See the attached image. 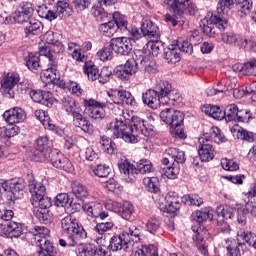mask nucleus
Returning a JSON list of instances; mask_svg holds the SVG:
<instances>
[{
    "mask_svg": "<svg viewBox=\"0 0 256 256\" xmlns=\"http://www.w3.org/2000/svg\"><path fill=\"white\" fill-rule=\"evenodd\" d=\"M107 129L117 139H123L126 143H137L140 135L152 137L154 127L141 117L134 116L130 123L128 120L110 122Z\"/></svg>",
    "mask_w": 256,
    "mask_h": 256,
    "instance_id": "nucleus-1",
    "label": "nucleus"
},
{
    "mask_svg": "<svg viewBox=\"0 0 256 256\" xmlns=\"http://www.w3.org/2000/svg\"><path fill=\"white\" fill-rule=\"evenodd\" d=\"M172 14L165 15V21L171 23L172 27L177 26V19H183L184 15H197V4L193 0H162Z\"/></svg>",
    "mask_w": 256,
    "mask_h": 256,
    "instance_id": "nucleus-2",
    "label": "nucleus"
},
{
    "mask_svg": "<svg viewBox=\"0 0 256 256\" xmlns=\"http://www.w3.org/2000/svg\"><path fill=\"white\" fill-rule=\"evenodd\" d=\"M140 241L141 230L135 225H130L128 230L110 239L108 249L113 252L123 250L125 253H131L133 251V245Z\"/></svg>",
    "mask_w": 256,
    "mask_h": 256,
    "instance_id": "nucleus-3",
    "label": "nucleus"
},
{
    "mask_svg": "<svg viewBox=\"0 0 256 256\" xmlns=\"http://www.w3.org/2000/svg\"><path fill=\"white\" fill-rule=\"evenodd\" d=\"M149 65V56L143 49L134 50L132 59L126 61L125 65L116 68V76L121 81H127L131 75H135L139 71V67L147 69Z\"/></svg>",
    "mask_w": 256,
    "mask_h": 256,
    "instance_id": "nucleus-4",
    "label": "nucleus"
},
{
    "mask_svg": "<svg viewBox=\"0 0 256 256\" xmlns=\"http://www.w3.org/2000/svg\"><path fill=\"white\" fill-rule=\"evenodd\" d=\"M209 141L218 144L225 143L226 138L218 127H212L210 133H206L199 138L198 155L203 162L212 161L215 158V148L209 144Z\"/></svg>",
    "mask_w": 256,
    "mask_h": 256,
    "instance_id": "nucleus-5",
    "label": "nucleus"
},
{
    "mask_svg": "<svg viewBox=\"0 0 256 256\" xmlns=\"http://www.w3.org/2000/svg\"><path fill=\"white\" fill-rule=\"evenodd\" d=\"M118 168L126 183H133L137 180L139 173H142V175L151 173L153 164L149 160H140L135 167L129 160H120Z\"/></svg>",
    "mask_w": 256,
    "mask_h": 256,
    "instance_id": "nucleus-6",
    "label": "nucleus"
},
{
    "mask_svg": "<svg viewBox=\"0 0 256 256\" xmlns=\"http://www.w3.org/2000/svg\"><path fill=\"white\" fill-rule=\"evenodd\" d=\"M160 119L166 125H170V133L178 139H186L187 134L183 130V120L185 116L181 111H177L173 108H167L160 112Z\"/></svg>",
    "mask_w": 256,
    "mask_h": 256,
    "instance_id": "nucleus-7",
    "label": "nucleus"
},
{
    "mask_svg": "<svg viewBox=\"0 0 256 256\" xmlns=\"http://www.w3.org/2000/svg\"><path fill=\"white\" fill-rule=\"evenodd\" d=\"M233 5H235V0H219L216 11L211 13L210 22L215 23L219 31L227 29L229 11L233 9Z\"/></svg>",
    "mask_w": 256,
    "mask_h": 256,
    "instance_id": "nucleus-8",
    "label": "nucleus"
},
{
    "mask_svg": "<svg viewBox=\"0 0 256 256\" xmlns=\"http://www.w3.org/2000/svg\"><path fill=\"white\" fill-rule=\"evenodd\" d=\"M25 191V180L22 178H15L8 182L0 184V199L5 193L8 201H15V199H23Z\"/></svg>",
    "mask_w": 256,
    "mask_h": 256,
    "instance_id": "nucleus-9",
    "label": "nucleus"
},
{
    "mask_svg": "<svg viewBox=\"0 0 256 256\" xmlns=\"http://www.w3.org/2000/svg\"><path fill=\"white\" fill-rule=\"evenodd\" d=\"M84 105L86 107L88 117H90V119H95V121H101V119L105 118V107L107 109L115 108L111 101L99 103L93 99L85 100Z\"/></svg>",
    "mask_w": 256,
    "mask_h": 256,
    "instance_id": "nucleus-10",
    "label": "nucleus"
},
{
    "mask_svg": "<svg viewBox=\"0 0 256 256\" xmlns=\"http://www.w3.org/2000/svg\"><path fill=\"white\" fill-rule=\"evenodd\" d=\"M221 41L226 45H234L235 47H241L247 51L256 52V43L251 40H247L240 34L235 32H224L221 33Z\"/></svg>",
    "mask_w": 256,
    "mask_h": 256,
    "instance_id": "nucleus-11",
    "label": "nucleus"
},
{
    "mask_svg": "<svg viewBox=\"0 0 256 256\" xmlns=\"http://www.w3.org/2000/svg\"><path fill=\"white\" fill-rule=\"evenodd\" d=\"M160 98L162 105H169L170 101H177L179 94L173 90V86L168 81L160 80L154 89Z\"/></svg>",
    "mask_w": 256,
    "mask_h": 256,
    "instance_id": "nucleus-12",
    "label": "nucleus"
},
{
    "mask_svg": "<svg viewBox=\"0 0 256 256\" xmlns=\"http://www.w3.org/2000/svg\"><path fill=\"white\" fill-rule=\"evenodd\" d=\"M53 151L49 148V138L40 136L34 143V161H47L51 157Z\"/></svg>",
    "mask_w": 256,
    "mask_h": 256,
    "instance_id": "nucleus-13",
    "label": "nucleus"
},
{
    "mask_svg": "<svg viewBox=\"0 0 256 256\" xmlns=\"http://www.w3.org/2000/svg\"><path fill=\"white\" fill-rule=\"evenodd\" d=\"M34 13L35 8L33 7V3L29 1H22L18 4L13 19L16 23H27L31 20Z\"/></svg>",
    "mask_w": 256,
    "mask_h": 256,
    "instance_id": "nucleus-14",
    "label": "nucleus"
},
{
    "mask_svg": "<svg viewBox=\"0 0 256 256\" xmlns=\"http://www.w3.org/2000/svg\"><path fill=\"white\" fill-rule=\"evenodd\" d=\"M61 227L66 233H79L80 237H87V232L83 226H80L77 219L73 218L71 215H68L61 220Z\"/></svg>",
    "mask_w": 256,
    "mask_h": 256,
    "instance_id": "nucleus-15",
    "label": "nucleus"
},
{
    "mask_svg": "<svg viewBox=\"0 0 256 256\" xmlns=\"http://www.w3.org/2000/svg\"><path fill=\"white\" fill-rule=\"evenodd\" d=\"M110 43L114 53H117L118 55L127 56L133 50L131 40L127 37L113 38L110 40Z\"/></svg>",
    "mask_w": 256,
    "mask_h": 256,
    "instance_id": "nucleus-16",
    "label": "nucleus"
},
{
    "mask_svg": "<svg viewBox=\"0 0 256 256\" xmlns=\"http://www.w3.org/2000/svg\"><path fill=\"white\" fill-rule=\"evenodd\" d=\"M19 83V74L15 72H9L6 77L1 81V87L3 93L8 96L10 99L15 97V92H13V87Z\"/></svg>",
    "mask_w": 256,
    "mask_h": 256,
    "instance_id": "nucleus-17",
    "label": "nucleus"
},
{
    "mask_svg": "<svg viewBox=\"0 0 256 256\" xmlns=\"http://www.w3.org/2000/svg\"><path fill=\"white\" fill-rule=\"evenodd\" d=\"M29 95L34 101V103H40L41 105H44L45 107H53V104L55 103V99L53 98V94L51 92L42 91V90H31L29 92Z\"/></svg>",
    "mask_w": 256,
    "mask_h": 256,
    "instance_id": "nucleus-18",
    "label": "nucleus"
},
{
    "mask_svg": "<svg viewBox=\"0 0 256 256\" xmlns=\"http://www.w3.org/2000/svg\"><path fill=\"white\" fill-rule=\"evenodd\" d=\"M27 179L29 191L32 195L30 201L39 200V198L45 195V185L41 182H37L33 174H28Z\"/></svg>",
    "mask_w": 256,
    "mask_h": 256,
    "instance_id": "nucleus-19",
    "label": "nucleus"
},
{
    "mask_svg": "<svg viewBox=\"0 0 256 256\" xmlns=\"http://www.w3.org/2000/svg\"><path fill=\"white\" fill-rule=\"evenodd\" d=\"M3 117L6 123H9V125H15V123H22L24 119H27V114H25V110H23V108L15 107L6 110Z\"/></svg>",
    "mask_w": 256,
    "mask_h": 256,
    "instance_id": "nucleus-20",
    "label": "nucleus"
},
{
    "mask_svg": "<svg viewBox=\"0 0 256 256\" xmlns=\"http://www.w3.org/2000/svg\"><path fill=\"white\" fill-rule=\"evenodd\" d=\"M184 161H186L185 152L177 148H168L165 151V157L162 163L163 165H169V163L179 165V163H183Z\"/></svg>",
    "mask_w": 256,
    "mask_h": 256,
    "instance_id": "nucleus-21",
    "label": "nucleus"
},
{
    "mask_svg": "<svg viewBox=\"0 0 256 256\" xmlns=\"http://www.w3.org/2000/svg\"><path fill=\"white\" fill-rule=\"evenodd\" d=\"M36 11L39 17H41L42 19H46V21H55V19H57L58 17H71V15L61 14L57 6H55L54 10H52L51 8L47 7V5L42 4L38 6Z\"/></svg>",
    "mask_w": 256,
    "mask_h": 256,
    "instance_id": "nucleus-22",
    "label": "nucleus"
},
{
    "mask_svg": "<svg viewBox=\"0 0 256 256\" xmlns=\"http://www.w3.org/2000/svg\"><path fill=\"white\" fill-rule=\"evenodd\" d=\"M46 161H50L53 167L57 169H63V171H71V163L69 159L65 158L63 154L57 152L56 150L52 151L50 158Z\"/></svg>",
    "mask_w": 256,
    "mask_h": 256,
    "instance_id": "nucleus-23",
    "label": "nucleus"
},
{
    "mask_svg": "<svg viewBox=\"0 0 256 256\" xmlns=\"http://www.w3.org/2000/svg\"><path fill=\"white\" fill-rule=\"evenodd\" d=\"M112 101L116 105H133L135 103V97L130 94L127 90H114L112 93Z\"/></svg>",
    "mask_w": 256,
    "mask_h": 256,
    "instance_id": "nucleus-24",
    "label": "nucleus"
},
{
    "mask_svg": "<svg viewBox=\"0 0 256 256\" xmlns=\"http://www.w3.org/2000/svg\"><path fill=\"white\" fill-rule=\"evenodd\" d=\"M142 101L144 105H148L150 109H157L161 103V98L157 94L156 90L150 89L142 94Z\"/></svg>",
    "mask_w": 256,
    "mask_h": 256,
    "instance_id": "nucleus-25",
    "label": "nucleus"
},
{
    "mask_svg": "<svg viewBox=\"0 0 256 256\" xmlns=\"http://www.w3.org/2000/svg\"><path fill=\"white\" fill-rule=\"evenodd\" d=\"M81 113L82 111H78L72 116L73 125L74 127H78L79 129L84 131V133H89V135H91V133H93V124L89 123V120H87L85 116H83V114Z\"/></svg>",
    "mask_w": 256,
    "mask_h": 256,
    "instance_id": "nucleus-26",
    "label": "nucleus"
},
{
    "mask_svg": "<svg viewBox=\"0 0 256 256\" xmlns=\"http://www.w3.org/2000/svg\"><path fill=\"white\" fill-rule=\"evenodd\" d=\"M41 79L44 83H55L57 79V60L51 59V62H48V68L41 72Z\"/></svg>",
    "mask_w": 256,
    "mask_h": 256,
    "instance_id": "nucleus-27",
    "label": "nucleus"
},
{
    "mask_svg": "<svg viewBox=\"0 0 256 256\" xmlns=\"http://www.w3.org/2000/svg\"><path fill=\"white\" fill-rule=\"evenodd\" d=\"M38 256H55V246L47 238L37 239Z\"/></svg>",
    "mask_w": 256,
    "mask_h": 256,
    "instance_id": "nucleus-28",
    "label": "nucleus"
},
{
    "mask_svg": "<svg viewBox=\"0 0 256 256\" xmlns=\"http://www.w3.org/2000/svg\"><path fill=\"white\" fill-rule=\"evenodd\" d=\"M253 215L256 217V206L253 203H247L245 206L237 208V221L240 225L247 223V215Z\"/></svg>",
    "mask_w": 256,
    "mask_h": 256,
    "instance_id": "nucleus-29",
    "label": "nucleus"
},
{
    "mask_svg": "<svg viewBox=\"0 0 256 256\" xmlns=\"http://www.w3.org/2000/svg\"><path fill=\"white\" fill-rule=\"evenodd\" d=\"M141 29L143 37H147L148 39H159V37H161V34L159 33V27H157V25H155L150 20L144 21Z\"/></svg>",
    "mask_w": 256,
    "mask_h": 256,
    "instance_id": "nucleus-30",
    "label": "nucleus"
},
{
    "mask_svg": "<svg viewBox=\"0 0 256 256\" xmlns=\"http://www.w3.org/2000/svg\"><path fill=\"white\" fill-rule=\"evenodd\" d=\"M113 229V222H102L98 223L94 227V231L98 233L99 236L96 237V243L97 245H103L105 243V240L107 239V231H111Z\"/></svg>",
    "mask_w": 256,
    "mask_h": 256,
    "instance_id": "nucleus-31",
    "label": "nucleus"
},
{
    "mask_svg": "<svg viewBox=\"0 0 256 256\" xmlns=\"http://www.w3.org/2000/svg\"><path fill=\"white\" fill-rule=\"evenodd\" d=\"M61 103L66 113H69L72 116L79 113V111H83L81 110V105H79V103H77L71 96H64L61 99Z\"/></svg>",
    "mask_w": 256,
    "mask_h": 256,
    "instance_id": "nucleus-32",
    "label": "nucleus"
},
{
    "mask_svg": "<svg viewBox=\"0 0 256 256\" xmlns=\"http://www.w3.org/2000/svg\"><path fill=\"white\" fill-rule=\"evenodd\" d=\"M44 39L48 45H52V47H57L56 53H61V51H63V43H61V34L55 33L53 31H48L45 33Z\"/></svg>",
    "mask_w": 256,
    "mask_h": 256,
    "instance_id": "nucleus-33",
    "label": "nucleus"
},
{
    "mask_svg": "<svg viewBox=\"0 0 256 256\" xmlns=\"http://www.w3.org/2000/svg\"><path fill=\"white\" fill-rule=\"evenodd\" d=\"M27 26L24 28L26 37H33L39 35L43 31V24L39 20H28Z\"/></svg>",
    "mask_w": 256,
    "mask_h": 256,
    "instance_id": "nucleus-34",
    "label": "nucleus"
},
{
    "mask_svg": "<svg viewBox=\"0 0 256 256\" xmlns=\"http://www.w3.org/2000/svg\"><path fill=\"white\" fill-rule=\"evenodd\" d=\"M164 59L167 63H178L181 60V52L176 44H171L164 50Z\"/></svg>",
    "mask_w": 256,
    "mask_h": 256,
    "instance_id": "nucleus-35",
    "label": "nucleus"
},
{
    "mask_svg": "<svg viewBox=\"0 0 256 256\" xmlns=\"http://www.w3.org/2000/svg\"><path fill=\"white\" fill-rule=\"evenodd\" d=\"M231 132L234 137H237V139H241L242 141H247L248 143L256 141V134L251 131H247L244 128H231Z\"/></svg>",
    "mask_w": 256,
    "mask_h": 256,
    "instance_id": "nucleus-36",
    "label": "nucleus"
},
{
    "mask_svg": "<svg viewBox=\"0 0 256 256\" xmlns=\"http://www.w3.org/2000/svg\"><path fill=\"white\" fill-rule=\"evenodd\" d=\"M33 213L34 217L44 225H48V223L53 221V212L49 209L34 208Z\"/></svg>",
    "mask_w": 256,
    "mask_h": 256,
    "instance_id": "nucleus-37",
    "label": "nucleus"
},
{
    "mask_svg": "<svg viewBox=\"0 0 256 256\" xmlns=\"http://www.w3.org/2000/svg\"><path fill=\"white\" fill-rule=\"evenodd\" d=\"M239 113V107L236 104H230L226 106L224 111L221 110L222 119H225L227 122L237 121Z\"/></svg>",
    "mask_w": 256,
    "mask_h": 256,
    "instance_id": "nucleus-38",
    "label": "nucleus"
},
{
    "mask_svg": "<svg viewBox=\"0 0 256 256\" xmlns=\"http://www.w3.org/2000/svg\"><path fill=\"white\" fill-rule=\"evenodd\" d=\"M234 5L240 17H247L253 9V2L251 0H234Z\"/></svg>",
    "mask_w": 256,
    "mask_h": 256,
    "instance_id": "nucleus-39",
    "label": "nucleus"
},
{
    "mask_svg": "<svg viewBox=\"0 0 256 256\" xmlns=\"http://www.w3.org/2000/svg\"><path fill=\"white\" fill-rule=\"evenodd\" d=\"M54 203L56 207H67V205H70V207H72L73 209L75 207L76 211H79V209H81V204H73V202L70 201L69 195L67 193L58 194L55 198Z\"/></svg>",
    "mask_w": 256,
    "mask_h": 256,
    "instance_id": "nucleus-40",
    "label": "nucleus"
},
{
    "mask_svg": "<svg viewBox=\"0 0 256 256\" xmlns=\"http://www.w3.org/2000/svg\"><path fill=\"white\" fill-rule=\"evenodd\" d=\"M23 233V225L21 223H17L15 221H11L6 225L5 235L6 237H21Z\"/></svg>",
    "mask_w": 256,
    "mask_h": 256,
    "instance_id": "nucleus-41",
    "label": "nucleus"
},
{
    "mask_svg": "<svg viewBox=\"0 0 256 256\" xmlns=\"http://www.w3.org/2000/svg\"><path fill=\"white\" fill-rule=\"evenodd\" d=\"M236 213L237 210L231 207L218 206L216 208V214L218 215L217 223H220V221H225V219H233Z\"/></svg>",
    "mask_w": 256,
    "mask_h": 256,
    "instance_id": "nucleus-42",
    "label": "nucleus"
},
{
    "mask_svg": "<svg viewBox=\"0 0 256 256\" xmlns=\"http://www.w3.org/2000/svg\"><path fill=\"white\" fill-rule=\"evenodd\" d=\"M133 213H135V207L129 201H125L122 204L120 203L118 215L125 219L126 221H131V217H133Z\"/></svg>",
    "mask_w": 256,
    "mask_h": 256,
    "instance_id": "nucleus-43",
    "label": "nucleus"
},
{
    "mask_svg": "<svg viewBox=\"0 0 256 256\" xmlns=\"http://www.w3.org/2000/svg\"><path fill=\"white\" fill-rule=\"evenodd\" d=\"M81 239H87V236H80L79 233H70L66 239H60L61 247H75L81 243Z\"/></svg>",
    "mask_w": 256,
    "mask_h": 256,
    "instance_id": "nucleus-44",
    "label": "nucleus"
},
{
    "mask_svg": "<svg viewBox=\"0 0 256 256\" xmlns=\"http://www.w3.org/2000/svg\"><path fill=\"white\" fill-rule=\"evenodd\" d=\"M80 209L87 213L88 217H99V212L103 211V205L97 202L83 204Z\"/></svg>",
    "mask_w": 256,
    "mask_h": 256,
    "instance_id": "nucleus-45",
    "label": "nucleus"
},
{
    "mask_svg": "<svg viewBox=\"0 0 256 256\" xmlns=\"http://www.w3.org/2000/svg\"><path fill=\"white\" fill-rule=\"evenodd\" d=\"M237 236H238L237 237L238 243H243L241 241H245V243H247V245L256 249V235L255 234H253L249 231L240 230V231H238Z\"/></svg>",
    "mask_w": 256,
    "mask_h": 256,
    "instance_id": "nucleus-46",
    "label": "nucleus"
},
{
    "mask_svg": "<svg viewBox=\"0 0 256 256\" xmlns=\"http://www.w3.org/2000/svg\"><path fill=\"white\" fill-rule=\"evenodd\" d=\"M26 66L30 71H38L41 69V59L39 58L38 53H28V56L25 58Z\"/></svg>",
    "mask_w": 256,
    "mask_h": 256,
    "instance_id": "nucleus-47",
    "label": "nucleus"
},
{
    "mask_svg": "<svg viewBox=\"0 0 256 256\" xmlns=\"http://www.w3.org/2000/svg\"><path fill=\"white\" fill-rule=\"evenodd\" d=\"M202 113L209 115L212 119L221 121L223 119V114L221 113V108L218 106H212L210 104L204 105L202 108Z\"/></svg>",
    "mask_w": 256,
    "mask_h": 256,
    "instance_id": "nucleus-48",
    "label": "nucleus"
},
{
    "mask_svg": "<svg viewBox=\"0 0 256 256\" xmlns=\"http://www.w3.org/2000/svg\"><path fill=\"white\" fill-rule=\"evenodd\" d=\"M234 71H242L245 75L256 76V60L245 63L244 65H234L232 67Z\"/></svg>",
    "mask_w": 256,
    "mask_h": 256,
    "instance_id": "nucleus-49",
    "label": "nucleus"
},
{
    "mask_svg": "<svg viewBox=\"0 0 256 256\" xmlns=\"http://www.w3.org/2000/svg\"><path fill=\"white\" fill-rule=\"evenodd\" d=\"M100 145L102 151L105 153H108V155H113L115 153V149L117 148V145L115 142L111 140V138L107 136H101L100 137Z\"/></svg>",
    "mask_w": 256,
    "mask_h": 256,
    "instance_id": "nucleus-50",
    "label": "nucleus"
},
{
    "mask_svg": "<svg viewBox=\"0 0 256 256\" xmlns=\"http://www.w3.org/2000/svg\"><path fill=\"white\" fill-rule=\"evenodd\" d=\"M193 43H195V34H191L189 36V40H185L180 44H176V46L180 53L191 55V53H193Z\"/></svg>",
    "mask_w": 256,
    "mask_h": 256,
    "instance_id": "nucleus-51",
    "label": "nucleus"
},
{
    "mask_svg": "<svg viewBox=\"0 0 256 256\" xmlns=\"http://www.w3.org/2000/svg\"><path fill=\"white\" fill-rule=\"evenodd\" d=\"M72 193L77 197V199H87V197H89L87 187L80 182H74L72 184Z\"/></svg>",
    "mask_w": 256,
    "mask_h": 256,
    "instance_id": "nucleus-52",
    "label": "nucleus"
},
{
    "mask_svg": "<svg viewBox=\"0 0 256 256\" xmlns=\"http://www.w3.org/2000/svg\"><path fill=\"white\" fill-rule=\"evenodd\" d=\"M192 230L194 231V233H196V235L194 236V241L198 251H200L203 256H209V250L207 249L205 239H203V236H201V234H199V232L195 230V228H192Z\"/></svg>",
    "mask_w": 256,
    "mask_h": 256,
    "instance_id": "nucleus-53",
    "label": "nucleus"
},
{
    "mask_svg": "<svg viewBox=\"0 0 256 256\" xmlns=\"http://www.w3.org/2000/svg\"><path fill=\"white\" fill-rule=\"evenodd\" d=\"M96 55L100 61H111V59H113V46L111 42L100 49Z\"/></svg>",
    "mask_w": 256,
    "mask_h": 256,
    "instance_id": "nucleus-54",
    "label": "nucleus"
},
{
    "mask_svg": "<svg viewBox=\"0 0 256 256\" xmlns=\"http://www.w3.org/2000/svg\"><path fill=\"white\" fill-rule=\"evenodd\" d=\"M83 72L87 75L89 81H97L99 78V68L93 64L85 63Z\"/></svg>",
    "mask_w": 256,
    "mask_h": 256,
    "instance_id": "nucleus-55",
    "label": "nucleus"
},
{
    "mask_svg": "<svg viewBox=\"0 0 256 256\" xmlns=\"http://www.w3.org/2000/svg\"><path fill=\"white\" fill-rule=\"evenodd\" d=\"M68 51H72V57L76 61L83 63L85 61V55L81 53V46L75 42L68 43Z\"/></svg>",
    "mask_w": 256,
    "mask_h": 256,
    "instance_id": "nucleus-56",
    "label": "nucleus"
},
{
    "mask_svg": "<svg viewBox=\"0 0 256 256\" xmlns=\"http://www.w3.org/2000/svg\"><path fill=\"white\" fill-rule=\"evenodd\" d=\"M100 31L106 37H113V35L117 33V23H115L113 20L107 23H103L100 25Z\"/></svg>",
    "mask_w": 256,
    "mask_h": 256,
    "instance_id": "nucleus-57",
    "label": "nucleus"
},
{
    "mask_svg": "<svg viewBox=\"0 0 256 256\" xmlns=\"http://www.w3.org/2000/svg\"><path fill=\"white\" fill-rule=\"evenodd\" d=\"M113 21L116 23L117 31H121L125 35L127 33L129 27H127V20L125 17L121 16L119 12H115L113 14Z\"/></svg>",
    "mask_w": 256,
    "mask_h": 256,
    "instance_id": "nucleus-58",
    "label": "nucleus"
},
{
    "mask_svg": "<svg viewBox=\"0 0 256 256\" xmlns=\"http://www.w3.org/2000/svg\"><path fill=\"white\" fill-rule=\"evenodd\" d=\"M52 2L56 4L58 12L62 15H73V8H71L67 0H52Z\"/></svg>",
    "mask_w": 256,
    "mask_h": 256,
    "instance_id": "nucleus-59",
    "label": "nucleus"
},
{
    "mask_svg": "<svg viewBox=\"0 0 256 256\" xmlns=\"http://www.w3.org/2000/svg\"><path fill=\"white\" fill-rule=\"evenodd\" d=\"M211 217V213L209 212V208H204L202 210H198L192 213V219L193 221H196V223H203L204 221H207Z\"/></svg>",
    "mask_w": 256,
    "mask_h": 256,
    "instance_id": "nucleus-60",
    "label": "nucleus"
},
{
    "mask_svg": "<svg viewBox=\"0 0 256 256\" xmlns=\"http://www.w3.org/2000/svg\"><path fill=\"white\" fill-rule=\"evenodd\" d=\"M202 25V31L207 37H215V25L217 24L211 22V16H209V19H204Z\"/></svg>",
    "mask_w": 256,
    "mask_h": 256,
    "instance_id": "nucleus-61",
    "label": "nucleus"
},
{
    "mask_svg": "<svg viewBox=\"0 0 256 256\" xmlns=\"http://www.w3.org/2000/svg\"><path fill=\"white\" fill-rule=\"evenodd\" d=\"M34 209H49L51 207V198L42 195L38 200L31 201Z\"/></svg>",
    "mask_w": 256,
    "mask_h": 256,
    "instance_id": "nucleus-62",
    "label": "nucleus"
},
{
    "mask_svg": "<svg viewBox=\"0 0 256 256\" xmlns=\"http://www.w3.org/2000/svg\"><path fill=\"white\" fill-rule=\"evenodd\" d=\"M18 133L19 127L17 126H8L0 128V137L2 139H11V137H15V135H18Z\"/></svg>",
    "mask_w": 256,
    "mask_h": 256,
    "instance_id": "nucleus-63",
    "label": "nucleus"
},
{
    "mask_svg": "<svg viewBox=\"0 0 256 256\" xmlns=\"http://www.w3.org/2000/svg\"><path fill=\"white\" fill-rule=\"evenodd\" d=\"M179 171H181L179 165L173 163L172 166H168L163 169L162 175H165V177H167L168 179H177V177L179 176Z\"/></svg>",
    "mask_w": 256,
    "mask_h": 256,
    "instance_id": "nucleus-64",
    "label": "nucleus"
}]
</instances>
